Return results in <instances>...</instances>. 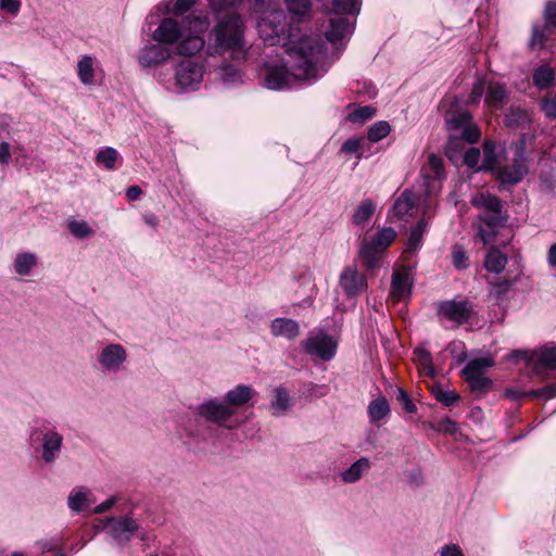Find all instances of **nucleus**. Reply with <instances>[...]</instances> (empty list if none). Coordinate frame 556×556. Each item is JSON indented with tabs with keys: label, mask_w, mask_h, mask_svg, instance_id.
Returning a JSON list of instances; mask_svg holds the SVG:
<instances>
[{
	"label": "nucleus",
	"mask_w": 556,
	"mask_h": 556,
	"mask_svg": "<svg viewBox=\"0 0 556 556\" xmlns=\"http://www.w3.org/2000/svg\"><path fill=\"white\" fill-rule=\"evenodd\" d=\"M547 263L553 268H556V242L553 243L547 252Z\"/></svg>",
	"instance_id": "nucleus-64"
},
{
	"label": "nucleus",
	"mask_w": 556,
	"mask_h": 556,
	"mask_svg": "<svg viewBox=\"0 0 556 556\" xmlns=\"http://www.w3.org/2000/svg\"><path fill=\"white\" fill-rule=\"evenodd\" d=\"M413 281L405 270H396L392 275L390 296L395 302L404 301L409 298Z\"/></svg>",
	"instance_id": "nucleus-18"
},
{
	"label": "nucleus",
	"mask_w": 556,
	"mask_h": 556,
	"mask_svg": "<svg viewBox=\"0 0 556 556\" xmlns=\"http://www.w3.org/2000/svg\"><path fill=\"white\" fill-rule=\"evenodd\" d=\"M127 357V351L122 344L110 343L99 351L97 362L103 372L117 374L124 368Z\"/></svg>",
	"instance_id": "nucleus-8"
},
{
	"label": "nucleus",
	"mask_w": 556,
	"mask_h": 556,
	"mask_svg": "<svg viewBox=\"0 0 556 556\" xmlns=\"http://www.w3.org/2000/svg\"><path fill=\"white\" fill-rule=\"evenodd\" d=\"M439 315L462 325L467 323L473 314V305L469 301H443L438 306Z\"/></svg>",
	"instance_id": "nucleus-11"
},
{
	"label": "nucleus",
	"mask_w": 556,
	"mask_h": 556,
	"mask_svg": "<svg viewBox=\"0 0 556 556\" xmlns=\"http://www.w3.org/2000/svg\"><path fill=\"white\" fill-rule=\"evenodd\" d=\"M508 100V93L506 87L498 83H490L488 87V93L485 102L492 108L500 109Z\"/></svg>",
	"instance_id": "nucleus-28"
},
{
	"label": "nucleus",
	"mask_w": 556,
	"mask_h": 556,
	"mask_svg": "<svg viewBox=\"0 0 556 556\" xmlns=\"http://www.w3.org/2000/svg\"><path fill=\"white\" fill-rule=\"evenodd\" d=\"M517 356H520L527 361V364L532 367V370L536 374L540 372L541 368L556 370V345H545L531 353L528 356L527 352L518 351Z\"/></svg>",
	"instance_id": "nucleus-10"
},
{
	"label": "nucleus",
	"mask_w": 556,
	"mask_h": 556,
	"mask_svg": "<svg viewBox=\"0 0 556 556\" xmlns=\"http://www.w3.org/2000/svg\"><path fill=\"white\" fill-rule=\"evenodd\" d=\"M444 118L448 134L445 154L454 162L464 149L465 143L477 142L481 134L471 115L466 111L448 110Z\"/></svg>",
	"instance_id": "nucleus-3"
},
{
	"label": "nucleus",
	"mask_w": 556,
	"mask_h": 556,
	"mask_svg": "<svg viewBox=\"0 0 556 556\" xmlns=\"http://www.w3.org/2000/svg\"><path fill=\"white\" fill-rule=\"evenodd\" d=\"M203 79V67L193 60H184L175 67V86L177 91L194 90Z\"/></svg>",
	"instance_id": "nucleus-7"
},
{
	"label": "nucleus",
	"mask_w": 556,
	"mask_h": 556,
	"mask_svg": "<svg viewBox=\"0 0 556 556\" xmlns=\"http://www.w3.org/2000/svg\"><path fill=\"white\" fill-rule=\"evenodd\" d=\"M90 492L88 490L80 489L68 496V507L74 511H80L90 505L89 502Z\"/></svg>",
	"instance_id": "nucleus-39"
},
{
	"label": "nucleus",
	"mask_w": 556,
	"mask_h": 556,
	"mask_svg": "<svg viewBox=\"0 0 556 556\" xmlns=\"http://www.w3.org/2000/svg\"><path fill=\"white\" fill-rule=\"evenodd\" d=\"M185 30L175 20L165 18L155 29L153 37L157 41L173 43L184 36Z\"/></svg>",
	"instance_id": "nucleus-19"
},
{
	"label": "nucleus",
	"mask_w": 556,
	"mask_h": 556,
	"mask_svg": "<svg viewBox=\"0 0 556 556\" xmlns=\"http://www.w3.org/2000/svg\"><path fill=\"white\" fill-rule=\"evenodd\" d=\"M208 21L204 16H195L189 21V29L184 31L177 46V52L182 55H193L204 47L202 34L206 31Z\"/></svg>",
	"instance_id": "nucleus-5"
},
{
	"label": "nucleus",
	"mask_w": 556,
	"mask_h": 556,
	"mask_svg": "<svg viewBox=\"0 0 556 556\" xmlns=\"http://www.w3.org/2000/svg\"><path fill=\"white\" fill-rule=\"evenodd\" d=\"M63 447V435L50 429L41 437V457L45 463L53 464L60 456Z\"/></svg>",
	"instance_id": "nucleus-15"
},
{
	"label": "nucleus",
	"mask_w": 556,
	"mask_h": 556,
	"mask_svg": "<svg viewBox=\"0 0 556 556\" xmlns=\"http://www.w3.org/2000/svg\"><path fill=\"white\" fill-rule=\"evenodd\" d=\"M425 228L426 223L424 220H420L410 229L406 251L414 252L419 247Z\"/></svg>",
	"instance_id": "nucleus-40"
},
{
	"label": "nucleus",
	"mask_w": 556,
	"mask_h": 556,
	"mask_svg": "<svg viewBox=\"0 0 556 556\" xmlns=\"http://www.w3.org/2000/svg\"><path fill=\"white\" fill-rule=\"evenodd\" d=\"M433 393L438 401L447 406L455 404L459 400V396L453 391H443L441 389H437L433 390Z\"/></svg>",
	"instance_id": "nucleus-53"
},
{
	"label": "nucleus",
	"mask_w": 556,
	"mask_h": 556,
	"mask_svg": "<svg viewBox=\"0 0 556 556\" xmlns=\"http://www.w3.org/2000/svg\"><path fill=\"white\" fill-rule=\"evenodd\" d=\"M496 165V153H495V144L491 141H485L483 143V164L482 169L489 170L493 169Z\"/></svg>",
	"instance_id": "nucleus-43"
},
{
	"label": "nucleus",
	"mask_w": 556,
	"mask_h": 556,
	"mask_svg": "<svg viewBox=\"0 0 556 556\" xmlns=\"http://www.w3.org/2000/svg\"><path fill=\"white\" fill-rule=\"evenodd\" d=\"M361 139L350 138L343 144L341 150L346 154L356 153L361 148Z\"/></svg>",
	"instance_id": "nucleus-60"
},
{
	"label": "nucleus",
	"mask_w": 556,
	"mask_h": 556,
	"mask_svg": "<svg viewBox=\"0 0 556 556\" xmlns=\"http://www.w3.org/2000/svg\"><path fill=\"white\" fill-rule=\"evenodd\" d=\"M417 363L422 366L424 369L428 371L429 375L434 374V369L432 367V357L430 352L422 348H418L415 351Z\"/></svg>",
	"instance_id": "nucleus-48"
},
{
	"label": "nucleus",
	"mask_w": 556,
	"mask_h": 556,
	"mask_svg": "<svg viewBox=\"0 0 556 556\" xmlns=\"http://www.w3.org/2000/svg\"><path fill=\"white\" fill-rule=\"evenodd\" d=\"M11 157L10 144L9 142L0 143V163L8 164Z\"/></svg>",
	"instance_id": "nucleus-62"
},
{
	"label": "nucleus",
	"mask_w": 556,
	"mask_h": 556,
	"mask_svg": "<svg viewBox=\"0 0 556 556\" xmlns=\"http://www.w3.org/2000/svg\"><path fill=\"white\" fill-rule=\"evenodd\" d=\"M500 219L501 218L495 215H480L478 236L484 244H489L494 240L497 232Z\"/></svg>",
	"instance_id": "nucleus-24"
},
{
	"label": "nucleus",
	"mask_w": 556,
	"mask_h": 556,
	"mask_svg": "<svg viewBox=\"0 0 556 556\" xmlns=\"http://www.w3.org/2000/svg\"><path fill=\"white\" fill-rule=\"evenodd\" d=\"M390 413V406L384 396L372 400L368 405V415L372 421H380Z\"/></svg>",
	"instance_id": "nucleus-31"
},
{
	"label": "nucleus",
	"mask_w": 556,
	"mask_h": 556,
	"mask_svg": "<svg viewBox=\"0 0 556 556\" xmlns=\"http://www.w3.org/2000/svg\"><path fill=\"white\" fill-rule=\"evenodd\" d=\"M552 29H546L545 25L541 27L538 24H534L532 26V34L529 39L528 46L532 50H539L542 49L545 46L547 35L551 33Z\"/></svg>",
	"instance_id": "nucleus-37"
},
{
	"label": "nucleus",
	"mask_w": 556,
	"mask_h": 556,
	"mask_svg": "<svg viewBox=\"0 0 556 556\" xmlns=\"http://www.w3.org/2000/svg\"><path fill=\"white\" fill-rule=\"evenodd\" d=\"M194 1L195 0H177L173 8V13L176 15H182L194 4Z\"/></svg>",
	"instance_id": "nucleus-61"
},
{
	"label": "nucleus",
	"mask_w": 556,
	"mask_h": 556,
	"mask_svg": "<svg viewBox=\"0 0 556 556\" xmlns=\"http://www.w3.org/2000/svg\"><path fill=\"white\" fill-rule=\"evenodd\" d=\"M468 256L460 245H455L452 250V263L457 269H465L468 267Z\"/></svg>",
	"instance_id": "nucleus-49"
},
{
	"label": "nucleus",
	"mask_w": 556,
	"mask_h": 556,
	"mask_svg": "<svg viewBox=\"0 0 556 556\" xmlns=\"http://www.w3.org/2000/svg\"><path fill=\"white\" fill-rule=\"evenodd\" d=\"M170 58V50L161 45H151L144 47L138 56L139 64L142 67L157 66Z\"/></svg>",
	"instance_id": "nucleus-17"
},
{
	"label": "nucleus",
	"mask_w": 556,
	"mask_h": 556,
	"mask_svg": "<svg viewBox=\"0 0 556 556\" xmlns=\"http://www.w3.org/2000/svg\"><path fill=\"white\" fill-rule=\"evenodd\" d=\"M38 258L36 254L30 252L18 253L14 260L15 273L21 276H27L31 269L37 265Z\"/></svg>",
	"instance_id": "nucleus-30"
},
{
	"label": "nucleus",
	"mask_w": 556,
	"mask_h": 556,
	"mask_svg": "<svg viewBox=\"0 0 556 556\" xmlns=\"http://www.w3.org/2000/svg\"><path fill=\"white\" fill-rule=\"evenodd\" d=\"M0 9L12 15H16L21 9V2L18 0H0Z\"/></svg>",
	"instance_id": "nucleus-57"
},
{
	"label": "nucleus",
	"mask_w": 556,
	"mask_h": 556,
	"mask_svg": "<svg viewBox=\"0 0 556 556\" xmlns=\"http://www.w3.org/2000/svg\"><path fill=\"white\" fill-rule=\"evenodd\" d=\"M210 54L229 53L233 59L245 56L243 24L239 16L229 15L211 31L207 48Z\"/></svg>",
	"instance_id": "nucleus-2"
},
{
	"label": "nucleus",
	"mask_w": 556,
	"mask_h": 556,
	"mask_svg": "<svg viewBox=\"0 0 556 556\" xmlns=\"http://www.w3.org/2000/svg\"><path fill=\"white\" fill-rule=\"evenodd\" d=\"M118 152L114 148H105L97 154L96 161L102 163L105 168L114 169Z\"/></svg>",
	"instance_id": "nucleus-42"
},
{
	"label": "nucleus",
	"mask_w": 556,
	"mask_h": 556,
	"mask_svg": "<svg viewBox=\"0 0 556 556\" xmlns=\"http://www.w3.org/2000/svg\"><path fill=\"white\" fill-rule=\"evenodd\" d=\"M375 210L376 207L371 200L367 199L363 201L353 215V223L356 225H364L374 215Z\"/></svg>",
	"instance_id": "nucleus-36"
},
{
	"label": "nucleus",
	"mask_w": 556,
	"mask_h": 556,
	"mask_svg": "<svg viewBox=\"0 0 556 556\" xmlns=\"http://www.w3.org/2000/svg\"><path fill=\"white\" fill-rule=\"evenodd\" d=\"M480 156L481 153L479 149L470 148L465 152L464 162L468 167L475 168L479 163Z\"/></svg>",
	"instance_id": "nucleus-56"
},
{
	"label": "nucleus",
	"mask_w": 556,
	"mask_h": 556,
	"mask_svg": "<svg viewBox=\"0 0 556 556\" xmlns=\"http://www.w3.org/2000/svg\"><path fill=\"white\" fill-rule=\"evenodd\" d=\"M286 16L281 11H268L257 22L260 37L268 46L287 43L290 38L298 40L294 35H287Z\"/></svg>",
	"instance_id": "nucleus-4"
},
{
	"label": "nucleus",
	"mask_w": 556,
	"mask_h": 556,
	"mask_svg": "<svg viewBox=\"0 0 556 556\" xmlns=\"http://www.w3.org/2000/svg\"><path fill=\"white\" fill-rule=\"evenodd\" d=\"M391 127L388 122L375 123L368 130V140L377 142L390 134Z\"/></svg>",
	"instance_id": "nucleus-41"
},
{
	"label": "nucleus",
	"mask_w": 556,
	"mask_h": 556,
	"mask_svg": "<svg viewBox=\"0 0 556 556\" xmlns=\"http://www.w3.org/2000/svg\"><path fill=\"white\" fill-rule=\"evenodd\" d=\"M427 193L437 191V182L445 178L444 163L441 157L434 153L428 155L427 163L422 166L420 172Z\"/></svg>",
	"instance_id": "nucleus-12"
},
{
	"label": "nucleus",
	"mask_w": 556,
	"mask_h": 556,
	"mask_svg": "<svg viewBox=\"0 0 556 556\" xmlns=\"http://www.w3.org/2000/svg\"><path fill=\"white\" fill-rule=\"evenodd\" d=\"M471 204L478 208H483L489 215L500 217L502 204L498 198L489 192H480L473 194L470 200Z\"/></svg>",
	"instance_id": "nucleus-23"
},
{
	"label": "nucleus",
	"mask_w": 556,
	"mask_h": 556,
	"mask_svg": "<svg viewBox=\"0 0 556 556\" xmlns=\"http://www.w3.org/2000/svg\"><path fill=\"white\" fill-rule=\"evenodd\" d=\"M416 200V195L412 191H403L393 204L392 211L394 215L400 219L410 216L415 208Z\"/></svg>",
	"instance_id": "nucleus-25"
},
{
	"label": "nucleus",
	"mask_w": 556,
	"mask_h": 556,
	"mask_svg": "<svg viewBox=\"0 0 556 556\" xmlns=\"http://www.w3.org/2000/svg\"><path fill=\"white\" fill-rule=\"evenodd\" d=\"M543 17H544L546 29L556 28V3L555 2H548L546 4L544 13H543Z\"/></svg>",
	"instance_id": "nucleus-52"
},
{
	"label": "nucleus",
	"mask_w": 556,
	"mask_h": 556,
	"mask_svg": "<svg viewBox=\"0 0 556 556\" xmlns=\"http://www.w3.org/2000/svg\"><path fill=\"white\" fill-rule=\"evenodd\" d=\"M507 264V257L498 249L491 248L484 260V267L490 273L500 274Z\"/></svg>",
	"instance_id": "nucleus-29"
},
{
	"label": "nucleus",
	"mask_w": 556,
	"mask_h": 556,
	"mask_svg": "<svg viewBox=\"0 0 556 556\" xmlns=\"http://www.w3.org/2000/svg\"><path fill=\"white\" fill-rule=\"evenodd\" d=\"M527 395L532 397L552 399L556 396V384L546 386L538 390H532Z\"/></svg>",
	"instance_id": "nucleus-55"
},
{
	"label": "nucleus",
	"mask_w": 556,
	"mask_h": 556,
	"mask_svg": "<svg viewBox=\"0 0 556 556\" xmlns=\"http://www.w3.org/2000/svg\"><path fill=\"white\" fill-rule=\"evenodd\" d=\"M275 399L271 402V408L275 415H282L291 407V399L285 388H276L274 390Z\"/></svg>",
	"instance_id": "nucleus-34"
},
{
	"label": "nucleus",
	"mask_w": 556,
	"mask_h": 556,
	"mask_svg": "<svg viewBox=\"0 0 556 556\" xmlns=\"http://www.w3.org/2000/svg\"><path fill=\"white\" fill-rule=\"evenodd\" d=\"M484 92V83L482 80H477L473 85L471 93L468 99V103H475L479 101Z\"/></svg>",
	"instance_id": "nucleus-59"
},
{
	"label": "nucleus",
	"mask_w": 556,
	"mask_h": 556,
	"mask_svg": "<svg viewBox=\"0 0 556 556\" xmlns=\"http://www.w3.org/2000/svg\"><path fill=\"white\" fill-rule=\"evenodd\" d=\"M370 468V462L366 457H362L353 463L346 470L341 473V479L345 483H354L363 477Z\"/></svg>",
	"instance_id": "nucleus-27"
},
{
	"label": "nucleus",
	"mask_w": 556,
	"mask_h": 556,
	"mask_svg": "<svg viewBox=\"0 0 556 556\" xmlns=\"http://www.w3.org/2000/svg\"><path fill=\"white\" fill-rule=\"evenodd\" d=\"M340 286L349 298H355L367 287L366 278L355 267H346L340 275Z\"/></svg>",
	"instance_id": "nucleus-16"
},
{
	"label": "nucleus",
	"mask_w": 556,
	"mask_h": 556,
	"mask_svg": "<svg viewBox=\"0 0 556 556\" xmlns=\"http://www.w3.org/2000/svg\"><path fill=\"white\" fill-rule=\"evenodd\" d=\"M531 122L529 111L520 108H510L505 115V123L511 127H522Z\"/></svg>",
	"instance_id": "nucleus-32"
},
{
	"label": "nucleus",
	"mask_w": 556,
	"mask_h": 556,
	"mask_svg": "<svg viewBox=\"0 0 556 556\" xmlns=\"http://www.w3.org/2000/svg\"><path fill=\"white\" fill-rule=\"evenodd\" d=\"M533 137L530 135L523 134L520 139L513 144L515 150V160H522L525 162V150L527 144L531 143Z\"/></svg>",
	"instance_id": "nucleus-51"
},
{
	"label": "nucleus",
	"mask_w": 556,
	"mask_h": 556,
	"mask_svg": "<svg viewBox=\"0 0 556 556\" xmlns=\"http://www.w3.org/2000/svg\"><path fill=\"white\" fill-rule=\"evenodd\" d=\"M254 395V390L245 384H238L226 394V403L230 407L242 406L247 404Z\"/></svg>",
	"instance_id": "nucleus-26"
},
{
	"label": "nucleus",
	"mask_w": 556,
	"mask_h": 556,
	"mask_svg": "<svg viewBox=\"0 0 556 556\" xmlns=\"http://www.w3.org/2000/svg\"><path fill=\"white\" fill-rule=\"evenodd\" d=\"M285 49L290 58L291 71L286 65L268 66L264 84L268 89L280 90L291 87L296 80H307L326 72L329 65L325 46L319 38L302 36L289 39Z\"/></svg>",
	"instance_id": "nucleus-1"
},
{
	"label": "nucleus",
	"mask_w": 556,
	"mask_h": 556,
	"mask_svg": "<svg viewBox=\"0 0 556 556\" xmlns=\"http://www.w3.org/2000/svg\"><path fill=\"white\" fill-rule=\"evenodd\" d=\"M197 413L208 421L224 425L235 415V408L217 400H208L197 407Z\"/></svg>",
	"instance_id": "nucleus-13"
},
{
	"label": "nucleus",
	"mask_w": 556,
	"mask_h": 556,
	"mask_svg": "<svg viewBox=\"0 0 556 556\" xmlns=\"http://www.w3.org/2000/svg\"><path fill=\"white\" fill-rule=\"evenodd\" d=\"M376 110L369 105L358 108L349 114V121L364 123L375 116Z\"/></svg>",
	"instance_id": "nucleus-45"
},
{
	"label": "nucleus",
	"mask_w": 556,
	"mask_h": 556,
	"mask_svg": "<svg viewBox=\"0 0 556 556\" xmlns=\"http://www.w3.org/2000/svg\"><path fill=\"white\" fill-rule=\"evenodd\" d=\"M289 12L295 15H304L311 9L309 0H285Z\"/></svg>",
	"instance_id": "nucleus-50"
},
{
	"label": "nucleus",
	"mask_w": 556,
	"mask_h": 556,
	"mask_svg": "<svg viewBox=\"0 0 556 556\" xmlns=\"http://www.w3.org/2000/svg\"><path fill=\"white\" fill-rule=\"evenodd\" d=\"M302 346L307 354L315 355L321 361L331 359L337 351L336 341L324 332L309 336L302 341Z\"/></svg>",
	"instance_id": "nucleus-9"
},
{
	"label": "nucleus",
	"mask_w": 556,
	"mask_h": 556,
	"mask_svg": "<svg viewBox=\"0 0 556 556\" xmlns=\"http://www.w3.org/2000/svg\"><path fill=\"white\" fill-rule=\"evenodd\" d=\"M494 362L491 357H481L471 359L464 368L465 375H484L489 367H492Z\"/></svg>",
	"instance_id": "nucleus-38"
},
{
	"label": "nucleus",
	"mask_w": 556,
	"mask_h": 556,
	"mask_svg": "<svg viewBox=\"0 0 556 556\" xmlns=\"http://www.w3.org/2000/svg\"><path fill=\"white\" fill-rule=\"evenodd\" d=\"M106 527L111 536L119 544L129 542L138 530V525L130 517L108 518Z\"/></svg>",
	"instance_id": "nucleus-14"
},
{
	"label": "nucleus",
	"mask_w": 556,
	"mask_h": 556,
	"mask_svg": "<svg viewBox=\"0 0 556 556\" xmlns=\"http://www.w3.org/2000/svg\"><path fill=\"white\" fill-rule=\"evenodd\" d=\"M68 229L73 236L80 239L92 235V229L86 222H70Z\"/></svg>",
	"instance_id": "nucleus-47"
},
{
	"label": "nucleus",
	"mask_w": 556,
	"mask_h": 556,
	"mask_svg": "<svg viewBox=\"0 0 556 556\" xmlns=\"http://www.w3.org/2000/svg\"><path fill=\"white\" fill-rule=\"evenodd\" d=\"M554 77V70L548 65H542L533 73V84L539 89H545L553 83Z\"/></svg>",
	"instance_id": "nucleus-35"
},
{
	"label": "nucleus",
	"mask_w": 556,
	"mask_h": 556,
	"mask_svg": "<svg viewBox=\"0 0 556 556\" xmlns=\"http://www.w3.org/2000/svg\"><path fill=\"white\" fill-rule=\"evenodd\" d=\"M396 399L401 403V405L403 406V409L405 412L410 413V414L416 412V405L412 402L407 392L404 389L400 388L397 390Z\"/></svg>",
	"instance_id": "nucleus-54"
},
{
	"label": "nucleus",
	"mask_w": 556,
	"mask_h": 556,
	"mask_svg": "<svg viewBox=\"0 0 556 556\" xmlns=\"http://www.w3.org/2000/svg\"><path fill=\"white\" fill-rule=\"evenodd\" d=\"M465 376H466L467 382L469 383L470 388L473 391L484 392L492 384V381L489 378L484 377V375H465Z\"/></svg>",
	"instance_id": "nucleus-44"
},
{
	"label": "nucleus",
	"mask_w": 556,
	"mask_h": 556,
	"mask_svg": "<svg viewBox=\"0 0 556 556\" xmlns=\"http://www.w3.org/2000/svg\"><path fill=\"white\" fill-rule=\"evenodd\" d=\"M330 28L326 31V38L331 43L345 39L353 30L349 17L336 15L329 20Z\"/></svg>",
	"instance_id": "nucleus-20"
},
{
	"label": "nucleus",
	"mask_w": 556,
	"mask_h": 556,
	"mask_svg": "<svg viewBox=\"0 0 556 556\" xmlns=\"http://www.w3.org/2000/svg\"><path fill=\"white\" fill-rule=\"evenodd\" d=\"M77 73L84 85H92L94 81L93 59L90 55L83 56L77 64Z\"/></svg>",
	"instance_id": "nucleus-33"
},
{
	"label": "nucleus",
	"mask_w": 556,
	"mask_h": 556,
	"mask_svg": "<svg viewBox=\"0 0 556 556\" xmlns=\"http://www.w3.org/2000/svg\"><path fill=\"white\" fill-rule=\"evenodd\" d=\"M396 238V232L391 227L382 228L376 233L371 241H365L361 248L359 255L368 269L376 267L379 254L382 253Z\"/></svg>",
	"instance_id": "nucleus-6"
},
{
	"label": "nucleus",
	"mask_w": 556,
	"mask_h": 556,
	"mask_svg": "<svg viewBox=\"0 0 556 556\" xmlns=\"http://www.w3.org/2000/svg\"><path fill=\"white\" fill-rule=\"evenodd\" d=\"M528 169L525 162L521 160H515L511 166L501 167L497 170V178L503 184L515 185L519 182L527 174Z\"/></svg>",
	"instance_id": "nucleus-21"
},
{
	"label": "nucleus",
	"mask_w": 556,
	"mask_h": 556,
	"mask_svg": "<svg viewBox=\"0 0 556 556\" xmlns=\"http://www.w3.org/2000/svg\"><path fill=\"white\" fill-rule=\"evenodd\" d=\"M271 333L275 337H283L293 340L300 334L299 324L290 318H276L270 325Z\"/></svg>",
	"instance_id": "nucleus-22"
},
{
	"label": "nucleus",
	"mask_w": 556,
	"mask_h": 556,
	"mask_svg": "<svg viewBox=\"0 0 556 556\" xmlns=\"http://www.w3.org/2000/svg\"><path fill=\"white\" fill-rule=\"evenodd\" d=\"M541 109L547 118L556 117V101L551 99H543L541 102Z\"/></svg>",
	"instance_id": "nucleus-58"
},
{
	"label": "nucleus",
	"mask_w": 556,
	"mask_h": 556,
	"mask_svg": "<svg viewBox=\"0 0 556 556\" xmlns=\"http://www.w3.org/2000/svg\"><path fill=\"white\" fill-rule=\"evenodd\" d=\"M441 556H463V553L456 544H451L442 548Z\"/></svg>",
	"instance_id": "nucleus-63"
},
{
	"label": "nucleus",
	"mask_w": 556,
	"mask_h": 556,
	"mask_svg": "<svg viewBox=\"0 0 556 556\" xmlns=\"http://www.w3.org/2000/svg\"><path fill=\"white\" fill-rule=\"evenodd\" d=\"M358 5V0H333L332 10L337 14H353Z\"/></svg>",
	"instance_id": "nucleus-46"
}]
</instances>
